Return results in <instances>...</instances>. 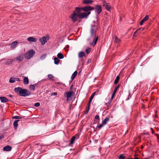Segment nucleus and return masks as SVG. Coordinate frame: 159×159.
<instances>
[{"instance_id": "nucleus-1", "label": "nucleus", "mask_w": 159, "mask_h": 159, "mask_svg": "<svg viewBox=\"0 0 159 159\" xmlns=\"http://www.w3.org/2000/svg\"><path fill=\"white\" fill-rule=\"evenodd\" d=\"M94 9L93 7L89 6L84 7H75V10L69 16V17L74 23L77 21L78 19V22L79 23L81 21L82 19H87L91 14V11Z\"/></svg>"}, {"instance_id": "nucleus-2", "label": "nucleus", "mask_w": 159, "mask_h": 159, "mask_svg": "<svg viewBox=\"0 0 159 159\" xmlns=\"http://www.w3.org/2000/svg\"><path fill=\"white\" fill-rule=\"evenodd\" d=\"M14 91L19 96L22 97H25L31 94V93L29 90L20 87L15 88Z\"/></svg>"}, {"instance_id": "nucleus-3", "label": "nucleus", "mask_w": 159, "mask_h": 159, "mask_svg": "<svg viewBox=\"0 0 159 159\" xmlns=\"http://www.w3.org/2000/svg\"><path fill=\"white\" fill-rule=\"evenodd\" d=\"M35 53V51L33 49H30L25 53V58L27 60L30 59L33 57Z\"/></svg>"}, {"instance_id": "nucleus-4", "label": "nucleus", "mask_w": 159, "mask_h": 159, "mask_svg": "<svg viewBox=\"0 0 159 159\" xmlns=\"http://www.w3.org/2000/svg\"><path fill=\"white\" fill-rule=\"evenodd\" d=\"M49 36L48 35L45 36H43L42 38L39 39V41L41 43L42 45H44L49 39Z\"/></svg>"}, {"instance_id": "nucleus-5", "label": "nucleus", "mask_w": 159, "mask_h": 159, "mask_svg": "<svg viewBox=\"0 0 159 159\" xmlns=\"http://www.w3.org/2000/svg\"><path fill=\"white\" fill-rule=\"evenodd\" d=\"M95 10V13L99 15L102 11V7L100 5H96L95 7H93Z\"/></svg>"}, {"instance_id": "nucleus-6", "label": "nucleus", "mask_w": 159, "mask_h": 159, "mask_svg": "<svg viewBox=\"0 0 159 159\" xmlns=\"http://www.w3.org/2000/svg\"><path fill=\"white\" fill-rule=\"evenodd\" d=\"M74 94L73 92L72 91H67L65 93L64 96L66 98L67 101L68 100V99L70 98L72 96H73Z\"/></svg>"}, {"instance_id": "nucleus-7", "label": "nucleus", "mask_w": 159, "mask_h": 159, "mask_svg": "<svg viewBox=\"0 0 159 159\" xmlns=\"http://www.w3.org/2000/svg\"><path fill=\"white\" fill-rule=\"evenodd\" d=\"M0 99L1 102H10L12 103L14 102V101L13 100H8L4 97H0Z\"/></svg>"}, {"instance_id": "nucleus-8", "label": "nucleus", "mask_w": 159, "mask_h": 159, "mask_svg": "<svg viewBox=\"0 0 159 159\" xmlns=\"http://www.w3.org/2000/svg\"><path fill=\"white\" fill-rule=\"evenodd\" d=\"M144 30L143 28H140L138 29H137L134 33L133 36H137V35H138L142 31H143Z\"/></svg>"}, {"instance_id": "nucleus-9", "label": "nucleus", "mask_w": 159, "mask_h": 159, "mask_svg": "<svg viewBox=\"0 0 159 159\" xmlns=\"http://www.w3.org/2000/svg\"><path fill=\"white\" fill-rule=\"evenodd\" d=\"M120 86V84H118V85L115 88L113 92V93L112 94V95H111V99L113 100L114 97L115 96V94L116 92V91L118 89H119Z\"/></svg>"}, {"instance_id": "nucleus-10", "label": "nucleus", "mask_w": 159, "mask_h": 159, "mask_svg": "<svg viewBox=\"0 0 159 159\" xmlns=\"http://www.w3.org/2000/svg\"><path fill=\"white\" fill-rule=\"evenodd\" d=\"M149 18V16L148 15H146L140 21V25H142L144 22L147 21Z\"/></svg>"}, {"instance_id": "nucleus-11", "label": "nucleus", "mask_w": 159, "mask_h": 159, "mask_svg": "<svg viewBox=\"0 0 159 159\" xmlns=\"http://www.w3.org/2000/svg\"><path fill=\"white\" fill-rule=\"evenodd\" d=\"M12 148L9 145H7L3 148V150L5 151H10L11 150Z\"/></svg>"}, {"instance_id": "nucleus-12", "label": "nucleus", "mask_w": 159, "mask_h": 159, "mask_svg": "<svg viewBox=\"0 0 159 159\" xmlns=\"http://www.w3.org/2000/svg\"><path fill=\"white\" fill-rule=\"evenodd\" d=\"M96 30H94V29H93V28H91L90 30V36L92 37V36H95V35L96 34Z\"/></svg>"}, {"instance_id": "nucleus-13", "label": "nucleus", "mask_w": 159, "mask_h": 159, "mask_svg": "<svg viewBox=\"0 0 159 159\" xmlns=\"http://www.w3.org/2000/svg\"><path fill=\"white\" fill-rule=\"evenodd\" d=\"M24 58V55L23 54H20L18 57H16V59L19 62L21 61Z\"/></svg>"}, {"instance_id": "nucleus-14", "label": "nucleus", "mask_w": 159, "mask_h": 159, "mask_svg": "<svg viewBox=\"0 0 159 159\" xmlns=\"http://www.w3.org/2000/svg\"><path fill=\"white\" fill-rule=\"evenodd\" d=\"M27 40L31 42H36L37 39L36 38L33 37H30L27 38Z\"/></svg>"}, {"instance_id": "nucleus-15", "label": "nucleus", "mask_w": 159, "mask_h": 159, "mask_svg": "<svg viewBox=\"0 0 159 159\" xmlns=\"http://www.w3.org/2000/svg\"><path fill=\"white\" fill-rule=\"evenodd\" d=\"M93 2L92 0H83L82 4H84L86 5H88L89 4Z\"/></svg>"}, {"instance_id": "nucleus-16", "label": "nucleus", "mask_w": 159, "mask_h": 159, "mask_svg": "<svg viewBox=\"0 0 159 159\" xmlns=\"http://www.w3.org/2000/svg\"><path fill=\"white\" fill-rule=\"evenodd\" d=\"M110 4L109 3H106L105 5H103V6L105 7L106 9L108 11H110V10L111 8Z\"/></svg>"}, {"instance_id": "nucleus-17", "label": "nucleus", "mask_w": 159, "mask_h": 159, "mask_svg": "<svg viewBox=\"0 0 159 159\" xmlns=\"http://www.w3.org/2000/svg\"><path fill=\"white\" fill-rule=\"evenodd\" d=\"M18 42L16 41H14L11 44V47L12 49H14L16 48V46L17 45Z\"/></svg>"}, {"instance_id": "nucleus-18", "label": "nucleus", "mask_w": 159, "mask_h": 159, "mask_svg": "<svg viewBox=\"0 0 159 159\" xmlns=\"http://www.w3.org/2000/svg\"><path fill=\"white\" fill-rule=\"evenodd\" d=\"M75 139V136H73L71 138L70 143L69 144V146H71V145L72 144L74 143Z\"/></svg>"}, {"instance_id": "nucleus-19", "label": "nucleus", "mask_w": 159, "mask_h": 159, "mask_svg": "<svg viewBox=\"0 0 159 159\" xmlns=\"http://www.w3.org/2000/svg\"><path fill=\"white\" fill-rule=\"evenodd\" d=\"M109 119L110 118L109 117H106L102 121V122L105 125L107 123V122L109 121Z\"/></svg>"}, {"instance_id": "nucleus-20", "label": "nucleus", "mask_w": 159, "mask_h": 159, "mask_svg": "<svg viewBox=\"0 0 159 159\" xmlns=\"http://www.w3.org/2000/svg\"><path fill=\"white\" fill-rule=\"evenodd\" d=\"M85 55V53L83 51H81L79 52L78 56L79 58H82Z\"/></svg>"}, {"instance_id": "nucleus-21", "label": "nucleus", "mask_w": 159, "mask_h": 159, "mask_svg": "<svg viewBox=\"0 0 159 159\" xmlns=\"http://www.w3.org/2000/svg\"><path fill=\"white\" fill-rule=\"evenodd\" d=\"M23 83L25 84H29V80L27 77H26L24 78Z\"/></svg>"}, {"instance_id": "nucleus-22", "label": "nucleus", "mask_w": 159, "mask_h": 159, "mask_svg": "<svg viewBox=\"0 0 159 159\" xmlns=\"http://www.w3.org/2000/svg\"><path fill=\"white\" fill-rule=\"evenodd\" d=\"M20 121L19 120H16L13 123V125L15 129H16L18 126V123Z\"/></svg>"}, {"instance_id": "nucleus-23", "label": "nucleus", "mask_w": 159, "mask_h": 159, "mask_svg": "<svg viewBox=\"0 0 159 159\" xmlns=\"http://www.w3.org/2000/svg\"><path fill=\"white\" fill-rule=\"evenodd\" d=\"M98 36H97V37L96 38H95L93 40V42L92 43H91V44L93 45V43H94V45L93 46H94L96 44L97 42V41L98 40Z\"/></svg>"}, {"instance_id": "nucleus-24", "label": "nucleus", "mask_w": 159, "mask_h": 159, "mask_svg": "<svg viewBox=\"0 0 159 159\" xmlns=\"http://www.w3.org/2000/svg\"><path fill=\"white\" fill-rule=\"evenodd\" d=\"M77 72L76 70V71H75L74 72V73L72 74V75L71 77V79L72 80H73L75 78L77 75Z\"/></svg>"}, {"instance_id": "nucleus-25", "label": "nucleus", "mask_w": 159, "mask_h": 159, "mask_svg": "<svg viewBox=\"0 0 159 159\" xmlns=\"http://www.w3.org/2000/svg\"><path fill=\"white\" fill-rule=\"evenodd\" d=\"M54 63L55 64L57 65L60 62V60L58 59V58L55 57L54 58Z\"/></svg>"}, {"instance_id": "nucleus-26", "label": "nucleus", "mask_w": 159, "mask_h": 159, "mask_svg": "<svg viewBox=\"0 0 159 159\" xmlns=\"http://www.w3.org/2000/svg\"><path fill=\"white\" fill-rule=\"evenodd\" d=\"M120 76L119 75H118L116 76V79H115L114 82V84H117L118 82L119 79H120Z\"/></svg>"}, {"instance_id": "nucleus-27", "label": "nucleus", "mask_w": 159, "mask_h": 159, "mask_svg": "<svg viewBox=\"0 0 159 159\" xmlns=\"http://www.w3.org/2000/svg\"><path fill=\"white\" fill-rule=\"evenodd\" d=\"M15 77L14 76L11 77L9 80V82L11 83H13L15 82Z\"/></svg>"}, {"instance_id": "nucleus-28", "label": "nucleus", "mask_w": 159, "mask_h": 159, "mask_svg": "<svg viewBox=\"0 0 159 159\" xmlns=\"http://www.w3.org/2000/svg\"><path fill=\"white\" fill-rule=\"evenodd\" d=\"M57 58L60 59H62L64 58V56L61 53H58L57 55Z\"/></svg>"}, {"instance_id": "nucleus-29", "label": "nucleus", "mask_w": 159, "mask_h": 159, "mask_svg": "<svg viewBox=\"0 0 159 159\" xmlns=\"http://www.w3.org/2000/svg\"><path fill=\"white\" fill-rule=\"evenodd\" d=\"M9 61H7L6 62V64L7 65H9L10 64H11L12 63V62L14 61V59H12L10 60H9Z\"/></svg>"}, {"instance_id": "nucleus-30", "label": "nucleus", "mask_w": 159, "mask_h": 159, "mask_svg": "<svg viewBox=\"0 0 159 159\" xmlns=\"http://www.w3.org/2000/svg\"><path fill=\"white\" fill-rule=\"evenodd\" d=\"M118 158L119 159H126V157L123 154H121L119 156Z\"/></svg>"}, {"instance_id": "nucleus-31", "label": "nucleus", "mask_w": 159, "mask_h": 159, "mask_svg": "<svg viewBox=\"0 0 159 159\" xmlns=\"http://www.w3.org/2000/svg\"><path fill=\"white\" fill-rule=\"evenodd\" d=\"M91 49H92L90 48H88L86 49L85 52L87 54H88L91 52Z\"/></svg>"}, {"instance_id": "nucleus-32", "label": "nucleus", "mask_w": 159, "mask_h": 159, "mask_svg": "<svg viewBox=\"0 0 159 159\" xmlns=\"http://www.w3.org/2000/svg\"><path fill=\"white\" fill-rule=\"evenodd\" d=\"M30 89L34 90L35 89V86L34 84H31L30 85Z\"/></svg>"}, {"instance_id": "nucleus-33", "label": "nucleus", "mask_w": 159, "mask_h": 159, "mask_svg": "<svg viewBox=\"0 0 159 159\" xmlns=\"http://www.w3.org/2000/svg\"><path fill=\"white\" fill-rule=\"evenodd\" d=\"M112 100L111 99V98L110 99V100L107 103H105V104L107 106V107H109L110 106V105L112 101Z\"/></svg>"}, {"instance_id": "nucleus-34", "label": "nucleus", "mask_w": 159, "mask_h": 159, "mask_svg": "<svg viewBox=\"0 0 159 159\" xmlns=\"http://www.w3.org/2000/svg\"><path fill=\"white\" fill-rule=\"evenodd\" d=\"M49 79L50 80H53L52 79L53 77V76L52 74H48V75Z\"/></svg>"}, {"instance_id": "nucleus-35", "label": "nucleus", "mask_w": 159, "mask_h": 159, "mask_svg": "<svg viewBox=\"0 0 159 159\" xmlns=\"http://www.w3.org/2000/svg\"><path fill=\"white\" fill-rule=\"evenodd\" d=\"M120 40L118 39V38L117 36H116L115 37V42L116 43H119L120 42Z\"/></svg>"}, {"instance_id": "nucleus-36", "label": "nucleus", "mask_w": 159, "mask_h": 159, "mask_svg": "<svg viewBox=\"0 0 159 159\" xmlns=\"http://www.w3.org/2000/svg\"><path fill=\"white\" fill-rule=\"evenodd\" d=\"M22 117L20 116H15L13 117L12 118L13 119L14 118V119H22Z\"/></svg>"}, {"instance_id": "nucleus-37", "label": "nucleus", "mask_w": 159, "mask_h": 159, "mask_svg": "<svg viewBox=\"0 0 159 159\" xmlns=\"http://www.w3.org/2000/svg\"><path fill=\"white\" fill-rule=\"evenodd\" d=\"M46 54H42L40 57V59L42 60L45 59L46 57Z\"/></svg>"}, {"instance_id": "nucleus-38", "label": "nucleus", "mask_w": 159, "mask_h": 159, "mask_svg": "<svg viewBox=\"0 0 159 159\" xmlns=\"http://www.w3.org/2000/svg\"><path fill=\"white\" fill-rule=\"evenodd\" d=\"M104 125L102 123V122L101 124H100L99 126H98L97 127H98V129H101V128H102L103 126Z\"/></svg>"}, {"instance_id": "nucleus-39", "label": "nucleus", "mask_w": 159, "mask_h": 159, "mask_svg": "<svg viewBox=\"0 0 159 159\" xmlns=\"http://www.w3.org/2000/svg\"><path fill=\"white\" fill-rule=\"evenodd\" d=\"M34 105L35 107H39L40 105V104L39 102H36L34 104Z\"/></svg>"}, {"instance_id": "nucleus-40", "label": "nucleus", "mask_w": 159, "mask_h": 159, "mask_svg": "<svg viewBox=\"0 0 159 159\" xmlns=\"http://www.w3.org/2000/svg\"><path fill=\"white\" fill-rule=\"evenodd\" d=\"M96 92H93L92 94V95H91V96H90V97L91 98H93L94 96L96 95Z\"/></svg>"}, {"instance_id": "nucleus-41", "label": "nucleus", "mask_w": 159, "mask_h": 159, "mask_svg": "<svg viewBox=\"0 0 159 159\" xmlns=\"http://www.w3.org/2000/svg\"><path fill=\"white\" fill-rule=\"evenodd\" d=\"M90 108V107H88V106L87 108H86V110L85 112V114H87L88 113V112Z\"/></svg>"}, {"instance_id": "nucleus-42", "label": "nucleus", "mask_w": 159, "mask_h": 159, "mask_svg": "<svg viewBox=\"0 0 159 159\" xmlns=\"http://www.w3.org/2000/svg\"><path fill=\"white\" fill-rule=\"evenodd\" d=\"M95 119L99 120H100L99 116L98 115H96L95 117Z\"/></svg>"}, {"instance_id": "nucleus-43", "label": "nucleus", "mask_w": 159, "mask_h": 159, "mask_svg": "<svg viewBox=\"0 0 159 159\" xmlns=\"http://www.w3.org/2000/svg\"><path fill=\"white\" fill-rule=\"evenodd\" d=\"M57 92H53L51 93V96H53V95H55L57 96Z\"/></svg>"}, {"instance_id": "nucleus-44", "label": "nucleus", "mask_w": 159, "mask_h": 159, "mask_svg": "<svg viewBox=\"0 0 159 159\" xmlns=\"http://www.w3.org/2000/svg\"><path fill=\"white\" fill-rule=\"evenodd\" d=\"M149 134L148 132H147L146 133H143L141 134L142 135H143L144 134H146V135H149Z\"/></svg>"}, {"instance_id": "nucleus-45", "label": "nucleus", "mask_w": 159, "mask_h": 159, "mask_svg": "<svg viewBox=\"0 0 159 159\" xmlns=\"http://www.w3.org/2000/svg\"><path fill=\"white\" fill-rule=\"evenodd\" d=\"M91 60L90 58L87 61V64H89L91 62Z\"/></svg>"}, {"instance_id": "nucleus-46", "label": "nucleus", "mask_w": 159, "mask_h": 159, "mask_svg": "<svg viewBox=\"0 0 159 159\" xmlns=\"http://www.w3.org/2000/svg\"><path fill=\"white\" fill-rule=\"evenodd\" d=\"M15 80L17 81H20V79L18 78H15Z\"/></svg>"}, {"instance_id": "nucleus-47", "label": "nucleus", "mask_w": 159, "mask_h": 159, "mask_svg": "<svg viewBox=\"0 0 159 159\" xmlns=\"http://www.w3.org/2000/svg\"><path fill=\"white\" fill-rule=\"evenodd\" d=\"M96 27L97 28V26H96L95 25H91V28H93L94 29V28Z\"/></svg>"}, {"instance_id": "nucleus-48", "label": "nucleus", "mask_w": 159, "mask_h": 159, "mask_svg": "<svg viewBox=\"0 0 159 159\" xmlns=\"http://www.w3.org/2000/svg\"><path fill=\"white\" fill-rule=\"evenodd\" d=\"M93 99V98H92L90 97L89 103H91L92 102V100Z\"/></svg>"}, {"instance_id": "nucleus-49", "label": "nucleus", "mask_w": 159, "mask_h": 159, "mask_svg": "<svg viewBox=\"0 0 159 159\" xmlns=\"http://www.w3.org/2000/svg\"><path fill=\"white\" fill-rule=\"evenodd\" d=\"M93 99V98H92L90 97L89 103H91L92 102V100Z\"/></svg>"}, {"instance_id": "nucleus-50", "label": "nucleus", "mask_w": 159, "mask_h": 159, "mask_svg": "<svg viewBox=\"0 0 159 159\" xmlns=\"http://www.w3.org/2000/svg\"><path fill=\"white\" fill-rule=\"evenodd\" d=\"M79 134H76L75 136H75V139H78L79 138Z\"/></svg>"}, {"instance_id": "nucleus-51", "label": "nucleus", "mask_w": 159, "mask_h": 159, "mask_svg": "<svg viewBox=\"0 0 159 159\" xmlns=\"http://www.w3.org/2000/svg\"><path fill=\"white\" fill-rule=\"evenodd\" d=\"M155 135L157 136V139L159 140V134H155Z\"/></svg>"}, {"instance_id": "nucleus-52", "label": "nucleus", "mask_w": 159, "mask_h": 159, "mask_svg": "<svg viewBox=\"0 0 159 159\" xmlns=\"http://www.w3.org/2000/svg\"><path fill=\"white\" fill-rule=\"evenodd\" d=\"M4 138V135H0V140L3 139Z\"/></svg>"}, {"instance_id": "nucleus-53", "label": "nucleus", "mask_w": 159, "mask_h": 159, "mask_svg": "<svg viewBox=\"0 0 159 159\" xmlns=\"http://www.w3.org/2000/svg\"><path fill=\"white\" fill-rule=\"evenodd\" d=\"M127 159H140L137 157H135L134 159L131 158H127Z\"/></svg>"}, {"instance_id": "nucleus-54", "label": "nucleus", "mask_w": 159, "mask_h": 159, "mask_svg": "<svg viewBox=\"0 0 159 159\" xmlns=\"http://www.w3.org/2000/svg\"><path fill=\"white\" fill-rule=\"evenodd\" d=\"M7 96L9 97H10L11 98H12L13 97V95H11V94H10V95H7Z\"/></svg>"}, {"instance_id": "nucleus-55", "label": "nucleus", "mask_w": 159, "mask_h": 159, "mask_svg": "<svg viewBox=\"0 0 159 159\" xmlns=\"http://www.w3.org/2000/svg\"><path fill=\"white\" fill-rule=\"evenodd\" d=\"M39 84V82H38V83H36V84H34V86H38V84Z\"/></svg>"}, {"instance_id": "nucleus-56", "label": "nucleus", "mask_w": 159, "mask_h": 159, "mask_svg": "<svg viewBox=\"0 0 159 159\" xmlns=\"http://www.w3.org/2000/svg\"><path fill=\"white\" fill-rule=\"evenodd\" d=\"M73 85H71L70 86V90H71L72 89V88H73Z\"/></svg>"}, {"instance_id": "nucleus-57", "label": "nucleus", "mask_w": 159, "mask_h": 159, "mask_svg": "<svg viewBox=\"0 0 159 159\" xmlns=\"http://www.w3.org/2000/svg\"><path fill=\"white\" fill-rule=\"evenodd\" d=\"M152 134H156L155 133V132L153 130H152Z\"/></svg>"}, {"instance_id": "nucleus-58", "label": "nucleus", "mask_w": 159, "mask_h": 159, "mask_svg": "<svg viewBox=\"0 0 159 159\" xmlns=\"http://www.w3.org/2000/svg\"><path fill=\"white\" fill-rule=\"evenodd\" d=\"M55 84H62V83H61L60 82H57V83H56Z\"/></svg>"}, {"instance_id": "nucleus-59", "label": "nucleus", "mask_w": 159, "mask_h": 159, "mask_svg": "<svg viewBox=\"0 0 159 159\" xmlns=\"http://www.w3.org/2000/svg\"><path fill=\"white\" fill-rule=\"evenodd\" d=\"M106 2V1H105V0H103V4H104Z\"/></svg>"}, {"instance_id": "nucleus-60", "label": "nucleus", "mask_w": 159, "mask_h": 159, "mask_svg": "<svg viewBox=\"0 0 159 159\" xmlns=\"http://www.w3.org/2000/svg\"><path fill=\"white\" fill-rule=\"evenodd\" d=\"M90 104L91 103H89L88 104V107H90Z\"/></svg>"}, {"instance_id": "nucleus-61", "label": "nucleus", "mask_w": 159, "mask_h": 159, "mask_svg": "<svg viewBox=\"0 0 159 159\" xmlns=\"http://www.w3.org/2000/svg\"><path fill=\"white\" fill-rule=\"evenodd\" d=\"M155 117H158V116L157 115V114H156V115H155Z\"/></svg>"}, {"instance_id": "nucleus-62", "label": "nucleus", "mask_w": 159, "mask_h": 159, "mask_svg": "<svg viewBox=\"0 0 159 159\" xmlns=\"http://www.w3.org/2000/svg\"><path fill=\"white\" fill-rule=\"evenodd\" d=\"M9 100H13V101H14V99L13 98H11V99H10Z\"/></svg>"}, {"instance_id": "nucleus-63", "label": "nucleus", "mask_w": 159, "mask_h": 159, "mask_svg": "<svg viewBox=\"0 0 159 159\" xmlns=\"http://www.w3.org/2000/svg\"><path fill=\"white\" fill-rule=\"evenodd\" d=\"M150 129L151 130H152H152H153L152 128H151Z\"/></svg>"}, {"instance_id": "nucleus-64", "label": "nucleus", "mask_w": 159, "mask_h": 159, "mask_svg": "<svg viewBox=\"0 0 159 159\" xmlns=\"http://www.w3.org/2000/svg\"><path fill=\"white\" fill-rule=\"evenodd\" d=\"M144 159H148V158H145Z\"/></svg>"}]
</instances>
